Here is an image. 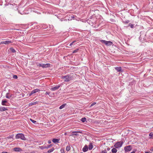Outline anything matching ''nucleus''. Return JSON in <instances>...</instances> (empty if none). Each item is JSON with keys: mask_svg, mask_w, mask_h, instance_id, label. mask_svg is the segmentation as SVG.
Here are the masks:
<instances>
[{"mask_svg": "<svg viewBox=\"0 0 153 153\" xmlns=\"http://www.w3.org/2000/svg\"><path fill=\"white\" fill-rule=\"evenodd\" d=\"M149 136L150 137H150V138H153V137H153V132H151L149 134Z\"/></svg>", "mask_w": 153, "mask_h": 153, "instance_id": "5701e85b", "label": "nucleus"}, {"mask_svg": "<svg viewBox=\"0 0 153 153\" xmlns=\"http://www.w3.org/2000/svg\"><path fill=\"white\" fill-rule=\"evenodd\" d=\"M115 69L118 71H120L121 70V67H116Z\"/></svg>", "mask_w": 153, "mask_h": 153, "instance_id": "2eb2a0df", "label": "nucleus"}, {"mask_svg": "<svg viewBox=\"0 0 153 153\" xmlns=\"http://www.w3.org/2000/svg\"><path fill=\"white\" fill-rule=\"evenodd\" d=\"M37 103H38L37 102H31V103H30L29 105V106H32V105H35V104Z\"/></svg>", "mask_w": 153, "mask_h": 153, "instance_id": "6ab92c4d", "label": "nucleus"}, {"mask_svg": "<svg viewBox=\"0 0 153 153\" xmlns=\"http://www.w3.org/2000/svg\"><path fill=\"white\" fill-rule=\"evenodd\" d=\"M59 87L60 86L59 85L57 86H55L53 88H51V89L52 91H54L58 89L59 88Z\"/></svg>", "mask_w": 153, "mask_h": 153, "instance_id": "f8f14e48", "label": "nucleus"}, {"mask_svg": "<svg viewBox=\"0 0 153 153\" xmlns=\"http://www.w3.org/2000/svg\"><path fill=\"white\" fill-rule=\"evenodd\" d=\"M93 148L92 145L91 143H90L89 146V149L90 150H91Z\"/></svg>", "mask_w": 153, "mask_h": 153, "instance_id": "a211bd4d", "label": "nucleus"}, {"mask_svg": "<svg viewBox=\"0 0 153 153\" xmlns=\"http://www.w3.org/2000/svg\"><path fill=\"white\" fill-rule=\"evenodd\" d=\"M126 23H128V22H126Z\"/></svg>", "mask_w": 153, "mask_h": 153, "instance_id": "3c124183", "label": "nucleus"}, {"mask_svg": "<svg viewBox=\"0 0 153 153\" xmlns=\"http://www.w3.org/2000/svg\"><path fill=\"white\" fill-rule=\"evenodd\" d=\"M145 153H149L148 152H145Z\"/></svg>", "mask_w": 153, "mask_h": 153, "instance_id": "79ce46f5", "label": "nucleus"}, {"mask_svg": "<svg viewBox=\"0 0 153 153\" xmlns=\"http://www.w3.org/2000/svg\"><path fill=\"white\" fill-rule=\"evenodd\" d=\"M15 137L16 139H20L21 140H26L24 134L22 133H19L17 134Z\"/></svg>", "mask_w": 153, "mask_h": 153, "instance_id": "f03ea898", "label": "nucleus"}, {"mask_svg": "<svg viewBox=\"0 0 153 153\" xmlns=\"http://www.w3.org/2000/svg\"><path fill=\"white\" fill-rule=\"evenodd\" d=\"M53 150H54V148H52L51 149L49 150L48 151V153L51 152H52L53 151Z\"/></svg>", "mask_w": 153, "mask_h": 153, "instance_id": "a878e982", "label": "nucleus"}, {"mask_svg": "<svg viewBox=\"0 0 153 153\" xmlns=\"http://www.w3.org/2000/svg\"><path fill=\"white\" fill-rule=\"evenodd\" d=\"M74 135L78 136L79 135L78 134H77V133H76V134H72L71 135H70V136H73Z\"/></svg>", "mask_w": 153, "mask_h": 153, "instance_id": "2f4dec72", "label": "nucleus"}, {"mask_svg": "<svg viewBox=\"0 0 153 153\" xmlns=\"http://www.w3.org/2000/svg\"><path fill=\"white\" fill-rule=\"evenodd\" d=\"M50 64H42V67L43 68H48L50 67Z\"/></svg>", "mask_w": 153, "mask_h": 153, "instance_id": "6e6552de", "label": "nucleus"}, {"mask_svg": "<svg viewBox=\"0 0 153 153\" xmlns=\"http://www.w3.org/2000/svg\"><path fill=\"white\" fill-rule=\"evenodd\" d=\"M96 103V102H94L92 103L91 104V105L90 106V107H92V106H93L94 105H95Z\"/></svg>", "mask_w": 153, "mask_h": 153, "instance_id": "72a5a7b5", "label": "nucleus"}, {"mask_svg": "<svg viewBox=\"0 0 153 153\" xmlns=\"http://www.w3.org/2000/svg\"><path fill=\"white\" fill-rule=\"evenodd\" d=\"M61 78L64 79L65 82H68L73 80L74 79L73 75H67L63 76Z\"/></svg>", "mask_w": 153, "mask_h": 153, "instance_id": "f257e3e1", "label": "nucleus"}, {"mask_svg": "<svg viewBox=\"0 0 153 153\" xmlns=\"http://www.w3.org/2000/svg\"><path fill=\"white\" fill-rule=\"evenodd\" d=\"M48 143L49 144H50L51 143V141L50 140H49L48 141Z\"/></svg>", "mask_w": 153, "mask_h": 153, "instance_id": "58836bf2", "label": "nucleus"}, {"mask_svg": "<svg viewBox=\"0 0 153 153\" xmlns=\"http://www.w3.org/2000/svg\"><path fill=\"white\" fill-rule=\"evenodd\" d=\"M40 91V90L39 89H36L32 90L31 92L29 94V96H31L32 95Z\"/></svg>", "mask_w": 153, "mask_h": 153, "instance_id": "39448f33", "label": "nucleus"}, {"mask_svg": "<svg viewBox=\"0 0 153 153\" xmlns=\"http://www.w3.org/2000/svg\"><path fill=\"white\" fill-rule=\"evenodd\" d=\"M13 136H14V135H11V136H9L7 137V138H8V139L11 138H13Z\"/></svg>", "mask_w": 153, "mask_h": 153, "instance_id": "bb28decb", "label": "nucleus"}, {"mask_svg": "<svg viewBox=\"0 0 153 153\" xmlns=\"http://www.w3.org/2000/svg\"><path fill=\"white\" fill-rule=\"evenodd\" d=\"M13 77L14 79H17L18 78V77L17 75H13Z\"/></svg>", "mask_w": 153, "mask_h": 153, "instance_id": "c756f323", "label": "nucleus"}, {"mask_svg": "<svg viewBox=\"0 0 153 153\" xmlns=\"http://www.w3.org/2000/svg\"><path fill=\"white\" fill-rule=\"evenodd\" d=\"M13 150L16 152H21L22 151V149L19 147H16L13 149Z\"/></svg>", "mask_w": 153, "mask_h": 153, "instance_id": "1a4fd4ad", "label": "nucleus"}, {"mask_svg": "<svg viewBox=\"0 0 153 153\" xmlns=\"http://www.w3.org/2000/svg\"><path fill=\"white\" fill-rule=\"evenodd\" d=\"M150 150L151 152H153V147H151Z\"/></svg>", "mask_w": 153, "mask_h": 153, "instance_id": "4c0bfd02", "label": "nucleus"}, {"mask_svg": "<svg viewBox=\"0 0 153 153\" xmlns=\"http://www.w3.org/2000/svg\"><path fill=\"white\" fill-rule=\"evenodd\" d=\"M50 94V92H46L45 93V95H47V94H48V95H49Z\"/></svg>", "mask_w": 153, "mask_h": 153, "instance_id": "c9c22d12", "label": "nucleus"}, {"mask_svg": "<svg viewBox=\"0 0 153 153\" xmlns=\"http://www.w3.org/2000/svg\"><path fill=\"white\" fill-rule=\"evenodd\" d=\"M131 153H135V152H131Z\"/></svg>", "mask_w": 153, "mask_h": 153, "instance_id": "a19ab883", "label": "nucleus"}, {"mask_svg": "<svg viewBox=\"0 0 153 153\" xmlns=\"http://www.w3.org/2000/svg\"><path fill=\"white\" fill-rule=\"evenodd\" d=\"M71 17H72V18H74V17H73V16H71Z\"/></svg>", "mask_w": 153, "mask_h": 153, "instance_id": "de8ad7c7", "label": "nucleus"}, {"mask_svg": "<svg viewBox=\"0 0 153 153\" xmlns=\"http://www.w3.org/2000/svg\"><path fill=\"white\" fill-rule=\"evenodd\" d=\"M100 42L102 43H104L107 46H110L112 44V42L111 41H106L105 40H101Z\"/></svg>", "mask_w": 153, "mask_h": 153, "instance_id": "20e7f679", "label": "nucleus"}, {"mask_svg": "<svg viewBox=\"0 0 153 153\" xmlns=\"http://www.w3.org/2000/svg\"><path fill=\"white\" fill-rule=\"evenodd\" d=\"M7 102V101L5 100H3L2 101L1 104L3 105H6L5 103Z\"/></svg>", "mask_w": 153, "mask_h": 153, "instance_id": "dca6fc26", "label": "nucleus"}, {"mask_svg": "<svg viewBox=\"0 0 153 153\" xmlns=\"http://www.w3.org/2000/svg\"><path fill=\"white\" fill-rule=\"evenodd\" d=\"M8 94H7L6 96V97L7 98L9 99L11 97V95H8Z\"/></svg>", "mask_w": 153, "mask_h": 153, "instance_id": "4be33fe9", "label": "nucleus"}, {"mask_svg": "<svg viewBox=\"0 0 153 153\" xmlns=\"http://www.w3.org/2000/svg\"><path fill=\"white\" fill-rule=\"evenodd\" d=\"M51 146V145L49 146V147H50V146Z\"/></svg>", "mask_w": 153, "mask_h": 153, "instance_id": "09e8293b", "label": "nucleus"}, {"mask_svg": "<svg viewBox=\"0 0 153 153\" xmlns=\"http://www.w3.org/2000/svg\"><path fill=\"white\" fill-rule=\"evenodd\" d=\"M108 149V150H109V149Z\"/></svg>", "mask_w": 153, "mask_h": 153, "instance_id": "8fccbe9b", "label": "nucleus"}, {"mask_svg": "<svg viewBox=\"0 0 153 153\" xmlns=\"http://www.w3.org/2000/svg\"><path fill=\"white\" fill-rule=\"evenodd\" d=\"M65 135H66L67 134V133H65Z\"/></svg>", "mask_w": 153, "mask_h": 153, "instance_id": "a18cd8bd", "label": "nucleus"}, {"mask_svg": "<svg viewBox=\"0 0 153 153\" xmlns=\"http://www.w3.org/2000/svg\"><path fill=\"white\" fill-rule=\"evenodd\" d=\"M40 148H41V149H42V146H41V147H40Z\"/></svg>", "mask_w": 153, "mask_h": 153, "instance_id": "c03bdc74", "label": "nucleus"}, {"mask_svg": "<svg viewBox=\"0 0 153 153\" xmlns=\"http://www.w3.org/2000/svg\"><path fill=\"white\" fill-rule=\"evenodd\" d=\"M81 120L83 122H84L86 121V119L85 117H83L81 119Z\"/></svg>", "mask_w": 153, "mask_h": 153, "instance_id": "b1692460", "label": "nucleus"}, {"mask_svg": "<svg viewBox=\"0 0 153 153\" xmlns=\"http://www.w3.org/2000/svg\"><path fill=\"white\" fill-rule=\"evenodd\" d=\"M123 143L122 141L118 142L114 145V147L116 148H118L122 146Z\"/></svg>", "mask_w": 153, "mask_h": 153, "instance_id": "7ed1b4c3", "label": "nucleus"}, {"mask_svg": "<svg viewBox=\"0 0 153 153\" xmlns=\"http://www.w3.org/2000/svg\"><path fill=\"white\" fill-rule=\"evenodd\" d=\"M10 49L13 53H15L16 52V51L13 48H11Z\"/></svg>", "mask_w": 153, "mask_h": 153, "instance_id": "412c9836", "label": "nucleus"}, {"mask_svg": "<svg viewBox=\"0 0 153 153\" xmlns=\"http://www.w3.org/2000/svg\"><path fill=\"white\" fill-rule=\"evenodd\" d=\"M101 153H107V152L106 150H104L101 152Z\"/></svg>", "mask_w": 153, "mask_h": 153, "instance_id": "c85d7f7f", "label": "nucleus"}, {"mask_svg": "<svg viewBox=\"0 0 153 153\" xmlns=\"http://www.w3.org/2000/svg\"><path fill=\"white\" fill-rule=\"evenodd\" d=\"M42 64H40V63H39L37 65L38 66H39V67H42Z\"/></svg>", "mask_w": 153, "mask_h": 153, "instance_id": "e433bc0d", "label": "nucleus"}, {"mask_svg": "<svg viewBox=\"0 0 153 153\" xmlns=\"http://www.w3.org/2000/svg\"><path fill=\"white\" fill-rule=\"evenodd\" d=\"M66 103H65L61 105L59 108L60 109H62L66 105Z\"/></svg>", "mask_w": 153, "mask_h": 153, "instance_id": "f3484780", "label": "nucleus"}, {"mask_svg": "<svg viewBox=\"0 0 153 153\" xmlns=\"http://www.w3.org/2000/svg\"><path fill=\"white\" fill-rule=\"evenodd\" d=\"M80 133L81 134H82V132L81 131H73L72 132V133Z\"/></svg>", "mask_w": 153, "mask_h": 153, "instance_id": "aec40b11", "label": "nucleus"}, {"mask_svg": "<svg viewBox=\"0 0 153 153\" xmlns=\"http://www.w3.org/2000/svg\"><path fill=\"white\" fill-rule=\"evenodd\" d=\"M1 153H7V152H1Z\"/></svg>", "mask_w": 153, "mask_h": 153, "instance_id": "ea45409f", "label": "nucleus"}, {"mask_svg": "<svg viewBox=\"0 0 153 153\" xmlns=\"http://www.w3.org/2000/svg\"><path fill=\"white\" fill-rule=\"evenodd\" d=\"M30 120L32 123H36V121L33 120L31 119H30Z\"/></svg>", "mask_w": 153, "mask_h": 153, "instance_id": "cd10ccee", "label": "nucleus"}, {"mask_svg": "<svg viewBox=\"0 0 153 153\" xmlns=\"http://www.w3.org/2000/svg\"><path fill=\"white\" fill-rule=\"evenodd\" d=\"M59 139L54 138L52 140V142L54 143H59Z\"/></svg>", "mask_w": 153, "mask_h": 153, "instance_id": "9b49d317", "label": "nucleus"}, {"mask_svg": "<svg viewBox=\"0 0 153 153\" xmlns=\"http://www.w3.org/2000/svg\"><path fill=\"white\" fill-rule=\"evenodd\" d=\"M7 110V108L6 107H0V111H3Z\"/></svg>", "mask_w": 153, "mask_h": 153, "instance_id": "9d476101", "label": "nucleus"}, {"mask_svg": "<svg viewBox=\"0 0 153 153\" xmlns=\"http://www.w3.org/2000/svg\"><path fill=\"white\" fill-rule=\"evenodd\" d=\"M31 153H35L34 152H31Z\"/></svg>", "mask_w": 153, "mask_h": 153, "instance_id": "49530a36", "label": "nucleus"}, {"mask_svg": "<svg viewBox=\"0 0 153 153\" xmlns=\"http://www.w3.org/2000/svg\"><path fill=\"white\" fill-rule=\"evenodd\" d=\"M88 147L87 146L85 145L82 149V151L84 152H86L88 150Z\"/></svg>", "mask_w": 153, "mask_h": 153, "instance_id": "ddd939ff", "label": "nucleus"}, {"mask_svg": "<svg viewBox=\"0 0 153 153\" xmlns=\"http://www.w3.org/2000/svg\"><path fill=\"white\" fill-rule=\"evenodd\" d=\"M78 50H74L73 51V53H75L77 52V51H78Z\"/></svg>", "mask_w": 153, "mask_h": 153, "instance_id": "f704fd0d", "label": "nucleus"}, {"mask_svg": "<svg viewBox=\"0 0 153 153\" xmlns=\"http://www.w3.org/2000/svg\"><path fill=\"white\" fill-rule=\"evenodd\" d=\"M116 148H114L112 149L111 152L112 153H116L117 152V150Z\"/></svg>", "mask_w": 153, "mask_h": 153, "instance_id": "4468645a", "label": "nucleus"}, {"mask_svg": "<svg viewBox=\"0 0 153 153\" xmlns=\"http://www.w3.org/2000/svg\"><path fill=\"white\" fill-rule=\"evenodd\" d=\"M12 42L10 41H5L1 42L0 43V44H8L11 43H12Z\"/></svg>", "mask_w": 153, "mask_h": 153, "instance_id": "0eeeda50", "label": "nucleus"}, {"mask_svg": "<svg viewBox=\"0 0 153 153\" xmlns=\"http://www.w3.org/2000/svg\"><path fill=\"white\" fill-rule=\"evenodd\" d=\"M71 147L69 146H67L66 147V150L67 151H69Z\"/></svg>", "mask_w": 153, "mask_h": 153, "instance_id": "393cba45", "label": "nucleus"}, {"mask_svg": "<svg viewBox=\"0 0 153 153\" xmlns=\"http://www.w3.org/2000/svg\"><path fill=\"white\" fill-rule=\"evenodd\" d=\"M124 149L126 152H128L131 151L132 147L131 146L129 145L125 147Z\"/></svg>", "mask_w": 153, "mask_h": 153, "instance_id": "423d86ee", "label": "nucleus"}, {"mask_svg": "<svg viewBox=\"0 0 153 153\" xmlns=\"http://www.w3.org/2000/svg\"><path fill=\"white\" fill-rule=\"evenodd\" d=\"M76 42V41H73V42H72L70 44V46H71L72 45L74 44V42Z\"/></svg>", "mask_w": 153, "mask_h": 153, "instance_id": "473e14b6", "label": "nucleus"}, {"mask_svg": "<svg viewBox=\"0 0 153 153\" xmlns=\"http://www.w3.org/2000/svg\"><path fill=\"white\" fill-rule=\"evenodd\" d=\"M40 148H41V149H42V146H41V147H40Z\"/></svg>", "mask_w": 153, "mask_h": 153, "instance_id": "37998d69", "label": "nucleus"}, {"mask_svg": "<svg viewBox=\"0 0 153 153\" xmlns=\"http://www.w3.org/2000/svg\"><path fill=\"white\" fill-rule=\"evenodd\" d=\"M130 26V27L132 28L133 27H134V25H133V24H129V25Z\"/></svg>", "mask_w": 153, "mask_h": 153, "instance_id": "7c9ffc66", "label": "nucleus"}]
</instances>
